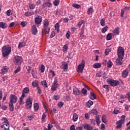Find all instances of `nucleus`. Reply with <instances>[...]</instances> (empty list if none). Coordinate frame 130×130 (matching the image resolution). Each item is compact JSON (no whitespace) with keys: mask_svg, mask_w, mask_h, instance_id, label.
<instances>
[{"mask_svg":"<svg viewBox=\"0 0 130 130\" xmlns=\"http://www.w3.org/2000/svg\"><path fill=\"white\" fill-rule=\"evenodd\" d=\"M11 52V48L10 46H4L2 47V55L4 57L8 56Z\"/></svg>","mask_w":130,"mask_h":130,"instance_id":"nucleus-1","label":"nucleus"},{"mask_svg":"<svg viewBox=\"0 0 130 130\" xmlns=\"http://www.w3.org/2000/svg\"><path fill=\"white\" fill-rule=\"evenodd\" d=\"M3 125L1 126V128H4L5 130H9L10 128L9 122L7 118L4 117L2 118Z\"/></svg>","mask_w":130,"mask_h":130,"instance_id":"nucleus-2","label":"nucleus"},{"mask_svg":"<svg viewBox=\"0 0 130 130\" xmlns=\"http://www.w3.org/2000/svg\"><path fill=\"white\" fill-rule=\"evenodd\" d=\"M108 84L112 87H116L120 84V82L118 80H115L112 79H108L107 80Z\"/></svg>","mask_w":130,"mask_h":130,"instance_id":"nucleus-3","label":"nucleus"},{"mask_svg":"<svg viewBox=\"0 0 130 130\" xmlns=\"http://www.w3.org/2000/svg\"><path fill=\"white\" fill-rule=\"evenodd\" d=\"M117 57H124V49L121 46L117 47Z\"/></svg>","mask_w":130,"mask_h":130,"instance_id":"nucleus-4","label":"nucleus"},{"mask_svg":"<svg viewBox=\"0 0 130 130\" xmlns=\"http://www.w3.org/2000/svg\"><path fill=\"white\" fill-rule=\"evenodd\" d=\"M32 99L30 98H27L25 101V107L27 109L31 110L32 108Z\"/></svg>","mask_w":130,"mask_h":130,"instance_id":"nucleus-5","label":"nucleus"},{"mask_svg":"<svg viewBox=\"0 0 130 130\" xmlns=\"http://www.w3.org/2000/svg\"><path fill=\"white\" fill-rule=\"evenodd\" d=\"M29 92V88L28 87H25L23 88L22 91V95L20 98V102H22L23 99L25 97V93L27 94Z\"/></svg>","mask_w":130,"mask_h":130,"instance_id":"nucleus-6","label":"nucleus"},{"mask_svg":"<svg viewBox=\"0 0 130 130\" xmlns=\"http://www.w3.org/2000/svg\"><path fill=\"white\" fill-rule=\"evenodd\" d=\"M22 57L19 55H15L14 57V62L15 65H19L22 62Z\"/></svg>","mask_w":130,"mask_h":130,"instance_id":"nucleus-7","label":"nucleus"},{"mask_svg":"<svg viewBox=\"0 0 130 130\" xmlns=\"http://www.w3.org/2000/svg\"><path fill=\"white\" fill-rule=\"evenodd\" d=\"M85 65V61L84 60H82V62L80 64L78 65V67H77V72L78 73H82L83 71V70L84 69Z\"/></svg>","mask_w":130,"mask_h":130,"instance_id":"nucleus-8","label":"nucleus"},{"mask_svg":"<svg viewBox=\"0 0 130 130\" xmlns=\"http://www.w3.org/2000/svg\"><path fill=\"white\" fill-rule=\"evenodd\" d=\"M58 79L57 78H55L54 82L51 86V91H56L58 87Z\"/></svg>","mask_w":130,"mask_h":130,"instance_id":"nucleus-9","label":"nucleus"},{"mask_svg":"<svg viewBox=\"0 0 130 130\" xmlns=\"http://www.w3.org/2000/svg\"><path fill=\"white\" fill-rule=\"evenodd\" d=\"M10 103L15 104L18 101L17 97L15 95H11L9 98Z\"/></svg>","mask_w":130,"mask_h":130,"instance_id":"nucleus-10","label":"nucleus"},{"mask_svg":"<svg viewBox=\"0 0 130 130\" xmlns=\"http://www.w3.org/2000/svg\"><path fill=\"white\" fill-rule=\"evenodd\" d=\"M123 57H119L118 56L117 59L115 60L116 64L117 66H121L123 64Z\"/></svg>","mask_w":130,"mask_h":130,"instance_id":"nucleus-11","label":"nucleus"},{"mask_svg":"<svg viewBox=\"0 0 130 130\" xmlns=\"http://www.w3.org/2000/svg\"><path fill=\"white\" fill-rule=\"evenodd\" d=\"M42 6L45 8H51L52 7V4L49 2V1H48L44 3H43Z\"/></svg>","mask_w":130,"mask_h":130,"instance_id":"nucleus-12","label":"nucleus"},{"mask_svg":"<svg viewBox=\"0 0 130 130\" xmlns=\"http://www.w3.org/2000/svg\"><path fill=\"white\" fill-rule=\"evenodd\" d=\"M73 93L76 95H80L81 93L80 89L77 87H75L73 89Z\"/></svg>","mask_w":130,"mask_h":130,"instance_id":"nucleus-13","label":"nucleus"},{"mask_svg":"<svg viewBox=\"0 0 130 130\" xmlns=\"http://www.w3.org/2000/svg\"><path fill=\"white\" fill-rule=\"evenodd\" d=\"M84 129L86 130H92L93 129V127L92 125L88 124H84L83 125Z\"/></svg>","mask_w":130,"mask_h":130,"instance_id":"nucleus-14","label":"nucleus"},{"mask_svg":"<svg viewBox=\"0 0 130 130\" xmlns=\"http://www.w3.org/2000/svg\"><path fill=\"white\" fill-rule=\"evenodd\" d=\"M36 23L37 24H40L42 21V18L41 16H37L35 19Z\"/></svg>","mask_w":130,"mask_h":130,"instance_id":"nucleus-15","label":"nucleus"},{"mask_svg":"<svg viewBox=\"0 0 130 130\" xmlns=\"http://www.w3.org/2000/svg\"><path fill=\"white\" fill-rule=\"evenodd\" d=\"M128 75V71L127 69H125L122 71L121 76L124 78L125 79Z\"/></svg>","mask_w":130,"mask_h":130,"instance_id":"nucleus-16","label":"nucleus"},{"mask_svg":"<svg viewBox=\"0 0 130 130\" xmlns=\"http://www.w3.org/2000/svg\"><path fill=\"white\" fill-rule=\"evenodd\" d=\"M31 32H32V34L34 35H36L38 33V30H37V28L36 27V26L35 25H33L31 26Z\"/></svg>","mask_w":130,"mask_h":130,"instance_id":"nucleus-17","label":"nucleus"},{"mask_svg":"<svg viewBox=\"0 0 130 130\" xmlns=\"http://www.w3.org/2000/svg\"><path fill=\"white\" fill-rule=\"evenodd\" d=\"M122 124H123L122 121H121V120L117 121V122H116L117 126H116V128H121L122 126Z\"/></svg>","mask_w":130,"mask_h":130,"instance_id":"nucleus-18","label":"nucleus"},{"mask_svg":"<svg viewBox=\"0 0 130 130\" xmlns=\"http://www.w3.org/2000/svg\"><path fill=\"white\" fill-rule=\"evenodd\" d=\"M8 27V24L6 22H0V28L2 29H6Z\"/></svg>","mask_w":130,"mask_h":130,"instance_id":"nucleus-19","label":"nucleus"},{"mask_svg":"<svg viewBox=\"0 0 130 130\" xmlns=\"http://www.w3.org/2000/svg\"><path fill=\"white\" fill-rule=\"evenodd\" d=\"M26 44L25 42H21L19 43L18 46V49H21L22 48H23L25 46Z\"/></svg>","mask_w":130,"mask_h":130,"instance_id":"nucleus-20","label":"nucleus"},{"mask_svg":"<svg viewBox=\"0 0 130 130\" xmlns=\"http://www.w3.org/2000/svg\"><path fill=\"white\" fill-rule=\"evenodd\" d=\"M8 68L7 67H4L1 70V74L2 75L5 74L8 72Z\"/></svg>","mask_w":130,"mask_h":130,"instance_id":"nucleus-21","label":"nucleus"},{"mask_svg":"<svg viewBox=\"0 0 130 130\" xmlns=\"http://www.w3.org/2000/svg\"><path fill=\"white\" fill-rule=\"evenodd\" d=\"M102 121L105 123V124H107V122H108V120L107 119V116H106V115L104 114L102 116Z\"/></svg>","mask_w":130,"mask_h":130,"instance_id":"nucleus-22","label":"nucleus"},{"mask_svg":"<svg viewBox=\"0 0 130 130\" xmlns=\"http://www.w3.org/2000/svg\"><path fill=\"white\" fill-rule=\"evenodd\" d=\"M25 16L26 17H30L32 16V15H35V12H26L24 14Z\"/></svg>","mask_w":130,"mask_h":130,"instance_id":"nucleus-23","label":"nucleus"},{"mask_svg":"<svg viewBox=\"0 0 130 130\" xmlns=\"http://www.w3.org/2000/svg\"><path fill=\"white\" fill-rule=\"evenodd\" d=\"M34 108L35 112H37L39 109V105L37 103H35L34 104Z\"/></svg>","mask_w":130,"mask_h":130,"instance_id":"nucleus-24","label":"nucleus"},{"mask_svg":"<svg viewBox=\"0 0 130 130\" xmlns=\"http://www.w3.org/2000/svg\"><path fill=\"white\" fill-rule=\"evenodd\" d=\"M119 29H120V27H116V28H115V29H114L113 34L115 35H119L120 33Z\"/></svg>","mask_w":130,"mask_h":130,"instance_id":"nucleus-25","label":"nucleus"},{"mask_svg":"<svg viewBox=\"0 0 130 130\" xmlns=\"http://www.w3.org/2000/svg\"><path fill=\"white\" fill-rule=\"evenodd\" d=\"M79 118V116L77 113H74L72 120L74 121V122H76L77 121L78 119Z\"/></svg>","mask_w":130,"mask_h":130,"instance_id":"nucleus-26","label":"nucleus"},{"mask_svg":"<svg viewBox=\"0 0 130 130\" xmlns=\"http://www.w3.org/2000/svg\"><path fill=\"white\" fill-rule=\"evenodd\" d=\"M13 104V103H9V109L10 111L11 112H13L14 110V107Z\"/></svg>","mask_w":130,"mask_h":130,"instance_id":"nucleus-27","label":"nucleus"},{"mask_svg":"<svg viewBox=\"0 0 130 130\" xmlns=\"http://www.w3.org/2000/svg\"><path fill=\"white\" fill-rule=\"evenodd\" d=\"M94 13V10L93 9V8H88L87 11V14L88 15H91V14H93Z\"/></svg>","mask_w":130,"mask_h":130,"instance_id":"nucleus-28","label":"nucleus"},{"mask_svg":"<svg viewBox=\"0 0 130 130\" xmlns=\"http://www.w3.org/2000/svg\"><path fill=\"white\" fill-rule=\"evenodd\" d=\"M101 66H102V64L99 63H94L93 65V67L94 69H99L101 67Z\"/></svg>","mask_w":130,"mask_h":130,"instance_id":"nucleus-29","label":"nucleus"},{"mask_svg":"<svg viewBox=\"0 0 130 130\" xmlns=\"http://www.w3.org/2000/svg\"><path fill=\"white\" fill-rule=\"evenodd\" d=\"M44 27H48L49 25V22L48 21V19H45L44 21Z\"/></svg>","mask_w":130,"mask_h":130,"instance_id":"nucleus-30","label":"nucleus"},{"mask_svg":"<svg viewBox=\"0 0 130 130\" xmlns=\"http://www.w3.org/2000/svg\"><path fill=\"white\" fill-rule=\"evenodd\" d=\"M89 96H90V99L92 100L96 99V96L94 93L90 92Z\"/></svg>","mask_w":130,"mask_h":130,"instance_id":"nucleus-31","label":"nucleus"},{"mask_svg":"<svg viewBox=\"0 0 130 130\" xmlns=\"http://www.w3.org/2000/svg\"><path fill=\"white\" fill-rule=\"evenodd\" d=\"M93 102L91 101H89L88 102L86 103V106L88 108L91 107L92 105H93Z\"/></svg>","mask_w":130,"mask_h":130,"instance_id":"nucleus-32","label":"nucleus"},{"mask_svg":"<svg viewBox=\"0 0 130 130\" xmlns=\"http://www.w3.org/2000/svg\"><path fill=\"white\" fill-rule=\"evenodd\" d=\"M112 39V34L109 33V34L107 35L106 39L107 41H110Z\"/></svg>","mask_w":130,"mask_h":130,"instance_id":"nucleus-33","label":"nucleus"},{"mask_svg":"<svg viewBox=\"0 0 130 130\" xmlns=\"http://www.w3.org/2000/svg\"><path fill=\"white\" fill-rule=\"evenodd\" d=\"M60 4V0H54V2H53V4L55 6H58Z\"/></svg>","mask_w":130,"mask_h":130,"instance_id":"nucleus-34","label":"nucleus"},{"mask_svg":"<svg viewBox=\"0 0 130 130\" xmlns=\"http://www.w3.org/2000/svg\"><path fill=\"white\" fill-rule=\"evenodd\" d=\"M81 92H82V93L84 95H86L87 94V90L86 88H84L82 89Z\"/></svg>","mask_w":130,"mask_h":130,"instance_id":"nucleus-35","label":"nucleus"},{"mask_svg":"<svg viewBox=\"0 0 130 130\" xmlns=\"http://www.w3.org/2000/svg\"><path fill=\"white\" fill-rule=\"evenodd\" d=\"M108 26H106L103 27V28H102V33L105 34L106 31H108Z\"/></svg>","mask_w":130,"mask_h":130,"instance_id":"nucleus-36","label":"nucleus"},{"mask_svg":"<svg viewBox=\"0 0 130 130\" xmlns=\"http://www.w3.org/2000/svg\"><path fill=\"white\" fill-rule=\"evenodd\" d=\"M44 29H45V32L46 33V34H49V31L50 30V27H48V26H47L46 27H44Z\"/></svg>","mask_w":130,"mask_h":130,"instance_id":"nucleus-37","label":"nucleus"},{"mask_svg":"<svg viewBox=\"0 0 130 130\" xmlns=\"http://www.w3.org/2000/svg\"><path fill=\"white\" fill-rule=\"evenodd\" d=\"M107 65H108L107 66L108 68H111L113 66V63L112 62V61H110V60L108 61Z\"/></svg>","mask_w":130,"mask_h":130,"instance_id":"nucleus-38","label":"nucleus"},{"mask_svg":"<svg viewBox=\"0 0 130 130\" xmlns=\"http://www.w3.org/2000/svg\"><path fill=\"white\" fill-rule=\"evenodd\" d=\"M89 113L90 114H94V115H96L97 114V111L95 109H92L90 112Z\"/></svg>","mask_w":130,"mask_h":130,"instance_id":"nucleus-39","label":"nucleus"},{"mask_svg":"<svg viewBox=\"0 0 130 130\" xmlns=\"http://www.w3.org/2000/svg\"><path fill=\"white\" fill-rule=\"evenodd\" d=\"M45 67L43 64H42L41 67L40 68V70L41 71V73H44L45 71Z\"/></svg>","mask_w":130,"mask_h":130,"instance_id":"nucleus-40","label":"nucleus"},{"mask_svg":"<svg viewBox=\"0 0 130 130\" xmlns=\"http://www.w3.org/2000/svg\"><path fill=\"white\" fill-rule=\"evenodd\" d=\"M95 119H96V124H98V125H99L101 122L100 117L98 116H96Z\"/></svg>","mask_w":130,"mask_h":130,"instance_id":"nucleus-41","label":"nucleus"},{"mask_svg":"<svg viewBox=\"0 0 130 130\" xmlns=\"http://www.w3.org/2000/svg\"><path fill=\"white\" fill-rule=\"evenodd\" d=\"M42 85L46 88H47L48 87L46 80L42 81Z\"/></svg>","mask_w":130,"mask_h":130,"instance_id":"nucleus-42","label":"nucleus"},{"mask_svg":"<svg viewBox=\"0 0 130 130\" xmlns=\"http://www.w3.org/2000/svg\"><path fill=\"white\" fill-rule=\"evenodd\" d=\"M72 6L76 9H79L81 8V6L80 5H78L77 4H73Z\"/></svg>","mask_w":130,"mask_h":130,"instance_id":"nucleus-43","label":"nucleus"},{"mask_svg":"<svg viewBox=\"0 0 130 130\" xmlns=\"http://www.w3.org/2000/svg\"><path fill=\"white\" fill-rule=\"evenodd\" d=\"M31 76H32L34 78L36 79L37 78V76L36 75L35 73V70H32L31 71Z\"/></svg>","mask_w":130,"mask_h":130,"instance_id":"nucleus-44","label":"nucleus"},{"mask_svg":"<svg viewBox=\"0 0 130 130\" xmlns=\"http://www.w3.org/2000/svg\"><path fill=\"white\" fill-rule=\"evenodd\" d=\"M84 20H81L80 21H79V22H78V27H79V28H81V26H82V24H84Z\"/></svg>","mask_w":130,"mask_h":130,"instance_id":"nucleus-45","label":"nucleus"},{"mask_svg":"<svg viewBox=\"0 0 130 130\" xmlns=\"http://www.w3.org/2000/svg\"><path fill=\"white\" fill-rule=\"evenodd\" d=\"M57 106L59 107V108H61L62 106H63V103L62 102H58L57 103Z\"/></svg>","mask_w":130,"mask_h":130,"instance_id":"nucleus-46","label":"nucleus"},{"mask_svg":"<svg viewBox=\"0 0 130 130\" xmlns=\"http://www.w3.org/2000/svg\"><path fill=\"white\" fill-rule=\"evenodd\" d=\"M20 25L23 27H24L27 25V22L26 21H22L20 23Z\"/></svg>","mask_w":130,"mask_h":130,"instance_id":"nucleus-47","label":"nucleus"},{"mask_svg":"<svg viewBox=\"0 0 130 130\" xmlns=\"http://www.w3.org/2000/svg\"><path fill=\"white\" fill-rule=\"evenodd\" d=\"M54 28L55 30H57V29L60 28V25L59 23H56V24H55Z\"/></svg>","mask_w":130,"mask_h":130,"instance_id":"nucleus-48","label":"nucleus"},{"mask_svg":"<svg viewBox=\"0 0 130 130\" xmlns=\"http://www.w3.org/2000/svg\"><path fill=\"white\" fill-rule=\"evenodd\" d=\"M125 120V116L122 115L121 117V119L119 120V121H122L123 123H124V120Z\"/></svg>","mask_w":130,"mask_h":130,"instance_id":"nucleus-49","label":"nucleus"},{"mask_svg":"<svg viewBox=\"0 0 130 130\" xmlns=\"http://www.w3.org/2000/svg\"><path fill=\"white\" fill-rule=\"evenodd\" d=\"M101 25L102 26H104L105 25V20L104 18H103L101 21Z\"/></svg>","mask_w":130,"mask_h":130,"instance_id":"nucleus-50","label":"nucleus"},{"mask_svg":"<svg viewBox=\"0 0 130 130\" xmlns=\"http://www.w3.org/2000/svg\"><path fill=\"white\" fill-rule=\"evenodd\" d=\"M20 71H21V68H20V67H18L17 68V69H16L15 70V74H17V73H19V72H20Z\"/></svg>","mask_w":130,"mask_h":130,"instance_id":"nucleus-51","label":"nucleus"},{"mask_svg":"<svg viewBox=\"0 0 130 130\" xmlns=\"http://www.w3.org/2000/svg\"><path fill=\"white\" fill-rule=\"evenodd\" d=\"M111 52V50L110 49H106L105 50V54L106 55H108L109 54V52Z\"/></svg>","mask_w":130,"mask_h":130,"instance_id":"nucleus-52","label":"nucleus"},{"mask_svg":"<svg viewBox=\"0 0 130 130\" xmlns=\"http://www.w3.org/2000/svg\"><path fill=\"white\" fill-rule=\"evenodd\" d=\"M79 35H80V37L81 39H84V32H83V31L80 32L79 33Z\"/></svg>","mask_w":130,"mask_h":130,"instance_id":"nucleus-53","label":"nucleus"},{"mask_svg":"<svg viewBox=\"0 0 130 130\" xmlns=\"http://www.w3.org/2000/svg\"><path fill=\"white\" fill-rule=\"evenodd\" d=\"M47 115H46L45 113H43L42 116V120L44 121V120L46 118Z\"/></svg>","mask_w":130,"mask_h":130,"instance_id":"nucleus-54","label":"nucleus"},{"mask_svg":"<svg viewBox=\"0 0 130 130\" xmlns=\"http://www.w3.org/2000/svg\"><path fill=\"white\" fill-rule=\"evenodd\" d=\"M68 49V46L66 45H64L63 47V51H67Z\"/></svg>","mask_w":130,"mask_h":130,"instance_id":"nucleus-55","label":"nucleus"},{"mask_svg":"<svg viewBox=\"0 0 130 130\" xmlns=\"http://www.w3.org/2000/svg\"><path fill=\"white\" fill-rule=\"evenodd\" d=\"M56 34L54 31H52L50 35V38H53L54 36H55Z\"/></svg>","mask_w":130,"mask_h":130,"instance_id":"nucleus-56","label":"nucleus"},{"mask_svg":"<svg viewBox=\"0 0 130 130\" xmlns=\"http://www.w3.org/2000/svg\"><path fill=\"white\" fill-rule=\"evenodd\" d=\"M103 88H105L106 89H108L110 88V86L109 85H107V84L104 85L103 86Z\"/></svg>","mask_w":130,"mask_h":130,"instance_id":"nucleus-57","label":"nucleus"},{"mask_svg":"<svg viewBox=\"0 0 130 130\" xmlns=\"http://www.w3.org/2000/svg\"><path fill=\"white\" fill-rule=\"evenodd\" d=\"M53 127V125L51 124H48V130H51Z\"/></svg>","mask_w":130,"mask_h":130,"instance_id":"nucleus-58","label":"nucleus"},{"mask_svg":"<svg viewBox=\"0 0 130 130\" xmlns=\"http://www.w3.org/2000/svg\"><path fill=\"white\" fill-rule=\"evenodd\" d=\"M105 125L104 124H102L101 125V129L102 130H105Z\"/></svg>","mask_w":130,"mask_h":130,"instance_id":"nucleus-59","label":"nucleus"},{"mask_svg":"<svg viewBox=\"0 0 130 130\" xmlns=\"http://www.w3.org/2000/svg\"><path fill=\"white\" fill-rule=\"evenodd\" d=\"M32 85L34 87H37L38 85V83L37 82H35V81L32 82Z\"/></svg>","mask_w":130,"mask_h":130,"instance_id":"nucleus-60","label":"nucleus"},{"mask_svg":"<svg viewBox=\"0 0 130 130\" xmlns=\"http://www.w3.org/2000/svg\"><path fill=\"white\" fill-rule=\"evenodd\" d=\"M29 8L30 9H34L35 8V6L33 4H30L29 5Z\"/></svg>","mask_w":130,"mask_h":130,"instance_id":"nucleus-61","label":"nucleus"},{"mask_svg":"<svg viewBox=\"0 0 130 130\" xmlns=\"http://www.w3.org/2000/svg\"><path fill=\"white\" fill-rule=\"evenodd\" d=\"M67 68H68V64L67 63L63 64V69L66 70Z\"/></svg>","mask_w":130,"mask_h":130,"instance_id":"nucleus-62","label":"nucleus"},{"mask_svg":"<svg viewBox=\"0 0 130 130\" xmlns=\"http://www.w3.org/2000/svg\"><path fill=\"white\" fill-rule=\"evenodd\" d=\"M126 95H127L128 101L130 102V92H128ZM130 107V105L129 106Z\"/></svg>","mask_w":130,"mask_h":130,"instance_id":"nucleus-63","label":"nucleus"},{"mask_svg":"<svg viewBox=\"0 0 130 130\" xmlns=\"http://www.w3.org/2000/svg\"><path fill=\"white\" fill-rule=\"evenodd\" d=\"M70 130H76L74 125H73L70 127Z\"/></svg>","mask_w":130,"mask_h":130,"instance_id":"nucleus-64","label":"nucleus"}]
</instances>
